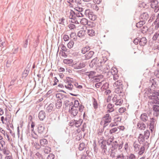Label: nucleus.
I'll list each match as a JSON object with an SVG mask.
<instances>
[{
	"label": "nucleus",
	"mask_w": 159,
	"mask_h": 159,
	"mask_svg": "<svg viewBox=\"0 0 159 159\" xmlns=\"http://www.w3.org/2000/svg\"><path fill=\"white\" fill-rule=\"evenodd\" d=\"M111 120V117L108 114H106L104 116L102 119V120L100 122V124L103 125V127H106L108 125L109 123Z\"/></svg>",
	"instance_id": "f257e3e1"
},
{
	"label": "nucleus",
	"mask_w": 159,
	"mask_h": 159,
	"mask_svg": "<svg viewBox=\"0 0 159 159\" xmlns=\"http://www.w3.org/2000/svg\"><path fill=\"white\" fill-rule=\"evenodd\" d=\"M115 88V92L117 93H121L123 91V85L121 80H118L116 81L114 84Z\"/></svg>",
	"instance_id": "f03ea898"
},
{
	"label": "nucleus",
	"mask_w": 159,
	"mask_h": 159,
	"mask_svg": "<svg viewBox=\"0 0 159 159\" xmlns=\"http://www.w3.org/2000/svg\"><path fill=\"white\" fill-rule=\"evenodd\" d=\"M99 62L98 63V66L101 70L104 71L106 72L109 69V66H107L105 64L106 61H104L103 59H100L99 61Z\"/></svg>",
	"instance_id": "7ed1b4c3"
},
{
	"label": "nucleus",
	"mask_w": 159,
	"mask_h": 159,
	"mask_svg": "<svg viewBox=\"0 0 159 159\" xmlns=\"http://www.w3.org/2000/svg\"><path fill=\"white\" fill-rule=\"evenodd\" d=\"M150 2L151 3V6L152 8H155V11L157 12L159 10V6L158 4V2L157 0H150Z\"/></svg>",
	"instance_id": "20e7f679"
},
{
	"label": "nucleus",
	"mask_w": 159,
	"mask_h": 159,
	"mask_svg": "<svg viewBox=\"0 0 159 159\" xmlns=\"http://www.w3.org/2000/svg\"><path fill=\"white\" fill-rule=\"evenodd\" d=\"M40 145L38 144H36L35 145V148L37 149H39L41 147V146H44L48 143V140L46 139H43L40 140L39 141Z\"/></svg>",
	"instance_id": "39448f33"
},
{
	"label": "nucleus",
	"mask_w": 159,
	"mask_h": 159,
	"mask_svg": "<svg viewBox=\"0 0 159 159\" xmlns=\"http://www.w3.org/2000/svg\"><path fill=\"white\" fill-rule=\"evenodd\" d=\"M147 94V96L148 98L151 99H152V97H155L156 95V93L152 91L151 89H148V90L145 92V96Z\"/></svg>",
	"instance_id": "423d86ee"
},
{
	"label": "nucleus",
	"mask_w": 159,
	"mask_h": 159,
	"mask_svg": "<svg viewBox=\"0 0 159 159\" xmlns=\"http://www.w3.org/2000/svg\"><path fill=\"white\" fill-rule=\"evenodd\" d=\"M87 33L88 35L90 36H93L95 35V33L94 30L91 28H87Z\"/></svg>",
	"instance_id": "0eeeda50"
},
{
	"label": "nucleus",
	"mask_w": 159,
	"mask_h": 159,
	"mask_svg": "<svg viewBox=\"0 0 159 159\" xmlns=\"http://www.w3.org/2000/svg\"><path fill=\"white\" fill-rule=\"evenodd\" d=\"M69 111L71 114V116H76L78 112L77 109L74 107H71Z\"/></svg>",
	"instance_id": "6e6552de"
},
{
	"label": "nucleus",
	"mask_w": 159,
	"mask_h": 159,
	"mask_svg": "<svg viewBox=\"0 0 159 159\" xmlns=\"http://www.w3.org/2000/svg\"><path fill=\"white\" fill-rule=\"evenodd\" d=\"M145 138L142 134H140L139 135L138 140L140 143H142L145 141Z\"/></svg>",
	"instance_id": "1a4fd4ad"
},
{
	"label": "nucleus",
	"mask_w": 159,
	"mask_h": 159,
	"mask_svg": "<svg viewBox=\"0 0 159 159\" xmlns=\"http://www.w3.org/2000/svg\"><path fill=\"white\" fill-rule=\"evenodd\" d=\"M65 86L66 89L70 90H71L73 87V85L71 84L70 82L68 81H66V82Z\"/></svg>",
	"instance_id": "9d476101"
},
{
	"label": "nucleus",
	"mask_w": 159,
	"mask_h": 159,
	"mask_svg": "<svg viewBox=\"0 0 159 159\" xmlns=\"http://www.w3.org/2000/svg\"><path fill=\"white\" fill-rule=\"evenodd\" d=\"M140 18L145 21L148 18V15L146 12L143 13L140 15Z\"/></svg>",
	"instance_id": "9b49d317"
},
{
	"label": "nucleus",
	"mask_w": 159,
	"mask_h": 159,
	"mask_svg": "<svg viewBox=\"0 0 159 159\" xmlns=\"http://www.w3.org/2000/svg\"><path fill=\"white\" fill-rule=\"evenodd\" d=\"M88 17L89 19L93 21L95 20L97 18L96 16L91 12H90L89 13Z\"/></svg>",
	"instance_id": "f8f14e48"
},
{
	"label": "nucleus",
	"mask_w": 159,
	"mask_h": 159,
	"mask_svg": "<svg viewBox=\"0 0 159 159\" xmlns=\"http://www.w3.org/2000/svg\"><path fill=\"white\" fill-rule=\"evenodd\" d=\"M148 118L147 114L145 113L142 114L140 116L141 120L145 122L148 120Z\"/></svg>",
	"instance_id": "ddd939ff"
},
{
	"label": "nucleus",
	"mask_w": 159,
	"mask_h": 159,
	"mask_svg": "<svg viewBox=\"0 0 159 159\" xmlns=\"http://www.w3.org/2000/svg\"><path fill=\"white\" fill-rule=\"evenodd\" d=\"M39 117L41 120H43L45 117V114L43 111H40L39 114Z\"/></svg>",
	"instance_id": "4468645a"
},
{
	"label": "nucleus",
	"mask_w": 159,
	"mask_h": 159,
	"mask_svg": "<svg viewBox=\"0 0 159 159\" xmlns=\"http://www.w3.org/2000/svg\"><path fill=\"white\" fill-rule=\"evenodd\" d=\"M94 52L93 51H90L87 53L85 55V57L86 59H89L91 58L93 56Z\"/></svg>",
	"instance_id": "2eb2a0df"
},
{
	"label": "nucleus",
	"mask_w": 159,
	"mask_h": 159,
	"mask_svg": "<svg viewBox=\"0 0 159 159\" xmlns=\"http://www.w3.org/2000/svg\"><path fill=\"white\" fill-rule=\"evenodd\" d=\"M90 50V47L89 46H87L86 47L82 48L81 50V52L82 53L84 54L88 52Z\"/></svg>",
	"instance_id": "dca6fc26"
},
{
	"label": "nucleus",
	"mask_w": 159,
	"mask_h": 159,
	"mask_svg": "<svg viewBox=\"0 0 159 159\" xmlns=\"http://www.w3.org/2000/svg\"><path fill=\"white\" fill-rule=\"evenodd\" d=\"M138 127L141 130H144L146 127V125L143 123H138L137 124Z\"/></svg>",
	"instance_id": "f3484780"
},
{
	"label": "nucleus",
	"mask_w": 159,
	"mask_h": 159,
	"mask_svg": "<svg viewBox=\"0 0 159 159\" xmlns=\"http://www.w3.org/2000/svg\"><path fill=\"white\" fill-rule=\"evenodd\" d=\"M64 95L62 93H58L56 95V98H58L57 100L61 101L64 97Z\"/></svg>",
	"instance_id": "a211bd4d"
},
{
	"label": "nucleus",
	"mask_w": 159,
	"mask_h": 159,
	"mask_svg": "<svg viewBox=\"0 0 159 159\" xmlns=\"http://www.w3.org/2000/svg\"><path fill=\"white\" fill-rule=\"evenodd\" d=\"M146 43V39L145 37L142 38L139 41V44L143 46Z\"/></svg>",
	"instance_id": "6ab92c4d"
},
{
	"label": "nucleus",
	"mask_w": 159,
	"mask_h": 159,
	"mask_svg": "<svg viewBox=\"0 0 159 159\" xmlns=\"http://www.w3.org/2000/svg\"><path fill=\"white\" fill-rule=\"evenodd\" d=\"M85 30H80L78 33V36L81 38L84 36L85 34Z\"/></svg>",
	"instance_id": "aec40b11"
},
{
	"label": "nucleus",
	"mask_w": 159,
	"mask_h": 159,
	"mask_svg": "<svg viewBox=\"0 0 159 159\" xmlns=\"http://www.w3.org/2000/svg\"><path fill=\"white\" fill-rule=\"evenodd\" d=\"M64 63L66 64H70L73 63V60L72 59H65L63 60Z\"/></svg>",
	"instance_id": "412c9836"
},
{
	"label": "nucleus",
	"mask_w": 159,
	"mask_h": 159,
	"mask_svg": "<svg viewBox=\"0 0 159 159\" xmlns=\"http://www.w3.org/2000/svg\"><path fill=\"white\" fill-rule=\"evenodd\" d=\"M145 24V22L144 21H140L136 24V26L138 28H140Z\"/></svg>",
	"instance_id": "4be33fe9"
},
{
	"label": "nucleus",
	"mask_w": 159,
	"mask_h": 159,
	"mask_svg": "<svg viewBox=\"0 0 159 159\" xmlns=\"http://www.w3.org/2000/svg\"><path fill=\"white\" fill-rule=\"evenodd\" d=\"M2 151H3V153L6 156L11 155V153L10 151L7 148H4Z\"/></svg>",
	"instance_id": "5701e85b"
},
{
	"label": "nucleus",
	"mask_w": 159,
	"mask_h": 159,
	"mask_svg": "<svg viewBox=\"0 0 159 159\" xmlns=\"http://www.w3.org/2000/svg\"><path fill=\"white\" fill-rule=\"evenodd\" d=\"M107 108L108 109V111L110 112H112L114 110L113 106L111 104H109L108 105Z\"/></svg>",
	"instance_id": "b1692460"
},
{
	"label": "nucleus",
	"mask_w": 159,
	"mask_h": 159,
	"mask_svg": "<svg viewBox=\"0 0 159 159\" xmlns=\"http://www.w3.org/2000/svg\"><path fill=\"white\" fill-rule=\"evenodd\" d=\"M53 105L50 104L46 108V110L48 112H50L53 110Z\"/></svg>",
	"instance_id": "393cba45"
},
{
	"label": "nucleus",
	"mask_w": 159,
	"mask_h": 159,
	"mask_svg": "<svg viewBox=\"0 0 159 159\" xmlns=\"http://www.w3.org/2000/svg\"><path fill=\"white\" fill-rule=\"evenodd\" d=\"M62 106V102L59 100H57L56 104V107L57 108H59Z\"/></svg>",
	"instance_id": "a878e982"
},
{
	"label": "nucleus",
	"mask_w": 159,
	"mask_h": 159,
	"mask_svg": "<svg viewBox=\"0 0 159 159\" xmlns=\"http://www.w3.org/2000/svg\"><path fill=\"white\" fill-rule=\"evenodd\" d=\"M80 21L81 24L84 25H85L88 24V20L84 18L82 19Z\"/></svg>",
	"instance_id": "bb28decb"
},
{
	"label": "nucleus",
	"mask_w": 159,
	"mask_h": 159,
	"mask_svg": "<svg viewBox=\"0 0 159 159\" xmlns=\"http://www.w3.org/2000/svg\"><path fill=\"white\" fill-rule=\"evenodd\" d=\"M5 142L3 140L0 141V151H2L3 149V146L5 145Z\"/></svg>",
	"instance_id": "cd10ccee"
},
{
	"label": "nucleus",
	"mask_w": 159,
	"mask_h": 159,
	"mask_svg": "<svg viewBox=\"0 0 159 159\" xmlns=\"http://www.w3.org/2000/svg\"><path fill=\"white\" fill-rule=\"evenodd\" d=\"M44 151L46 153H48L51 151V148L48 146H46L44 149Z\"/></svg>",
	"instance_id": "c85d7f7f"
},
{
	"label": "nucleus",
	"mask_w": 159,
	"mask_h": 159,
	"mask_svg": "<svg viewBox=\"0 0 159 159\" xmlns=\"http://www.w3.org/2000/svg\"><path fill=\"white\" fill-rule=\"evenodd\" d=\"M150 132L148 130H147L144 132V136L146 139H148L150 136Z\"/></svg>",
	"instance_id": "c756f323"
},
{
	"label": "nucleus",
	"mask_w": 159,
	"mask_h": 159,
	"mask_svg": "<svg viewBox=\"0 0 159 159\" xmlns=\"http://www.w3.org/2000/svg\"><path fill=\"white\" fill-rule=\"evenodd\" d=\"M74 44V42L72 41H70L67 44L68 48L71 49L73 48Z\"/></svg>",
	"instance_id": "7c9ffc66"
},
{
	"label": "nucleus",
	"mask_w": 159,
	"mask_h": 159,
	"mask_svg": "<svg viewBox=\"0 0 159 159\" xmlns=\"http://www.w3.org/2000/svg\"><path fill=\"white\" fill-rule=\"evenodd\" d=\"M84 65L83 63H78V66H76L75 65V69H80L81 68L84 67Z\"/></svg>",
	"instance_id": "2f4dec72"
},
{
	"label": "nucleus",
	"mask_w": 159,
	"mask_h": 159,
	"mask_svg": "<svg viewBox=\"0 0 159 159\" xmlns=\"http://www.w3.org/2000/svg\"><path fill=\"white\" fill-rule=\"evenodd\" d=\"M118 128H119L118 127H115L114 128L110 130V134H112L116 132H117L118 131Z\"/></svg>",
	"instance_id": "473e14b6"
},
{
	"label": "nucleus",
	"mask_w": 159,
	"mask_h": 159,
	"mask_svg": "<svg viewBox=\"0 0 159 159\" xmlns=\"http://www.w3.org/2000/svg\"><path fill=\"white\" fill-rule=\"evenodd\" d=\"M123 101L122 99H119L116 100L115 104L116 105H121L123 103Z\"/></svg>",
	"instance_id": "72a5a7b5"
},
{
	"label": "nucleus",
	"mask_w": 159,
	"mask_h": 159,
	"mask_svg": "<svg viewBox=\"0 0 159 159\" xmlns=\"http://www.w3.org/2000/svg\"><path fill=\"white\" fill-rule=\"evenodd\" d=\"M154 24L156 25L155 28H158L159 27V18H157L154 22Z\"/></svg>",
	"instance_id": "f704fd0d"
},
{
	"label": "nucleus",
	"mask_w": 159,
	"mask_h": 159,
	"mask_svg": "<svg viewBox=\"0 0 159 159\" xmlns=\"http://www.w3.org/2000/svg\"><path fill=\"white\" fill-rule=\"evenodd\" d=\"M145 148L144 146H142L140 148V150L139 152V155H142L144 152Z\"/></svg>",
	"instance_id": "c9c22d12"
},
{
	"label": "nucleus",
	"mask_w": 159,
	"mask_h": 159,
	"mask_svg": "<svg viewBox=\"0 0 159 159\" xmlns=\"http://www.w3.org/2000/svg\"><path fill=\"white\" fill-rule=\"evenodd\" d=\"M159 37V32H157L155 33L153 37V39L154 40H156Z\"/></svg>",
	"instance_id": "e433bc0d"
},
{
	"label": "nucleus",
	"mask_w": 159,
	"mask_h": 159,
	"mask_svg": "<svg viewBox=\"0 0 159 159\" xmlns=\"http://www.w3.org/2000/svg\"><path fill=\"white\" fill-rule=\"evenodd\" d=\"M60 47L61 49L64 51H66L67 49L66 47L63 44H61L60 46H59L58 48L59 47Z\"/></svg>",
	"instance_id": "4c0bfd02"
},
{
	"label": "nucleus",
	"mask_w": 159,
	"mask_h": 159,
	"mask_svg": "<svg viewBox=\"0 0 159 159\" xmlns=\"http://www.w3.org/2000/svg\"><path fill=\"white\" fill-rule=\"evenodd\" d=\"M149 129L151 132H153L154 130V128L155 127V124H149Z\"/></svg>",
	"instance_id": "58836bf2"
},
{
	"label": "nucleus",
	"mask_w": 159,
	"mask_h": 159,
	"mask_svg": "<svg viewBox=\"0 0 159 159\" xmlns=\"http://www.w3.org/2000/svg\"><path fill=\"white\" fill-rule=\"evenodd\" d=\"M80 105V103L79 101L78 100H75L74 102V106L75 108L78 107Z\"/></svg>",
	"instance_id": "ea45409f"
},
{
	"label": "nucleus",
	"mask_w": 159,
	"mask_h": 159,
	"mask_svg": "<svg viewBox=\"0 0 159 159\" xmlns=\"http://www.w3.org/2000/svg\"><path fill=\"white\" fill-rule=\"evenodd\" d=\"M70 14L69 16V18L70 19L74 18L75 16V14L74 12L72 11H70Z\"/></svg>",
	"instance_id": "a19ab883"
},
{
	"label": "nucleus",
	"mask_w": 159,
	"mask_h": 159,
	"mask_svg": "<svg viewBox=\"0 0 159 159\" xmlns=\"http://www.w3.org/2000/svg\"><path fill=\"white\" fill-rule=\"evenodd\" d=\"M70 38L73 39H75L76 37V35L75 33L72 32L70 35Z\"/></svg>",
	"instance_id": "79ce46f5"
},
{
	"label": "nucleus",
	"mask_w": 159,
	"mask_h": 159,
	"mask_svg": "<svg viewBox=\"0 0 159 159\" xmlns=\"http://www.w3.org/2000/svg\"><path fill=\"white\" fill-rule=\"evenodd\" d=\"M114 139V138L113 137H112V138H110L108 139L107 141V144L108 145H109L113 141Z\"/></svg>",
	"instance_id": "37998d69"
},
{
	"label": "nucleus",
	"mask_w": 159,
	"mask_h": 159,
	"mask_svg": "<svg viewBox=\"0 0 159 159\" xmlns=\"http://www.w3.org/2000/svg\"><path fill=\"white\" fill-rule=\"evenodd\" d=\"M153 110L156 112L159 111V106L158 105H154L153 107Z\"/></svg>",
	"instance_id": "c03bdc74"
},
{
	"label": "nucleus",
	"mask_w": 159,
	"mask_h": 159,
	"mask_svg": "<svg viewBox=\"0 0 159 159\" xmlns=\"http://www.w3.org/2000/svg\"><path fill=\"white\" fill-rule=\"evenodd\" d=\"M134 146L135 150L137 151L139 148V145L138 144L134 143Z\"/></svg>",
	"instance_id": "a18cd8bd"
},
{
	"label": "nucleus",
	"mask_w": 159,
	"mask_h": 159,
	"mask_svg": "<svg viewBox=\"0 0 159 159\" xmlns=\"http://www.w3.org/2000/svg\"><path fill=\"white\" fill-rule=\"evenodd\" d=\"M111 74L113 75L116 74V69L115 67H112L111 69Z\"/></svg>",
	"instance_id": "49530a36"
},
{
	"label": "nucleus",
	"mask_w": 159,
	"mask_h": 159,
	"mask_svg": "<svg viewBox=\"0 0 159 159\" xmlns=\"http://www.w3.org/2000/svg\"><path fill=\"white\" fill-rule=\"evenodd\" d=\"M54 155L52 153H50L48 156L47 159H54Z\"/></svg>",
	"instance_id": "de8ad7c7"
},
{
	"label": "nucleus",
	"mask_w": 159,
	"mask_h": 159,
	"mask_svg": "<svg viewBox=\"0 0 159 159\" xmlns=\"http://www.w3.org/2000/svg\"><path fill=\"white\" fill-rule=\"evenodd\" d=\"M126 110V108L125 107H121L119 109V111L120 113H124Z\"/></svg>",
	"instance_id": "09e8293b"
},
{
	"label": "nucleus",
	"mask_w": 159,
	"mask_h": 159,
	"mask_svg": "<svg viewBox=\"0 0 159 159\" xmlns=\"http://www.w3.org/2000/svg\"><path fill=\"white\" fill-rule=\"evenodd\" d=\"M63 39L64 41H66L69 40V36L67 35H64L63 36Z\"/></svg>",
	"instance_id": "8fccbe9b"
},
{
	"label": "nucleus",
	"mask_w": 159,
	"mask_h": 159,
	"mask_svg": "<svg viewBox=\"0 0 159 159\" xmlns=\"http://www.w3.org/2000/svg\"><path fill=\"white\" fill-rule=\"evenodd\" d=\"M91 7L93 9H94L96 11H98L99 9V8L98 6L95 4H93L92 5Z\"/></svg>",
	"instance_id": "3c124183"
},
{
	"label": "nucleus",
	"mask_w": 159,
	"mask_h": 159,
	"mask_svg": "<svg viewBox=\"0 0 159 159\" xmlns=\"http://www.w3.org/2000/svg\"><path fill=\"white\" fill-rule=\"evenodd\" d=\"M95 72L91 71L90 72L89 75V78H91L93 77V76L95 75Z\"/></svg>",
	"instance_id": "603ef678"
},
{
	"label": "nucleus",
	"mask_w": 159,
	"mask_h": 159,
	"mask_svg": "<svg viewBox=\"0 0 159 159\" xmlns=\"http://www.w3.org/2000/svg\"><path fill=\"white\" fill-rule=\"evenodd\" d=\"M87 24L88 26L90 27L89 28H92L95 27V24L93 22H90Z\"/></svg>",
	"instance_id": "864d4df0"
},
{
	"label": "nucleus",
	"mask_w": 159,
	"mask_h": 159,
	"mask_svg": "<svg viewBox=\"0 0 159 159\" xmlns=\"http://www.w3.org/2000/svg\"><path fill=\"white\" fill-rule=\"evenodd\" d=\"M69 27L70 29H73L75 28V25L73 24H70Z\"/></svg>",
	"instance_id": "5fc2aeb1"
},
{
	"label": "nucleus",
	"mask_w": 159,
	"mask_h": 159,
	"mask_svg": "<svg viewBox=\"0 0 159 159\" xmlns=\"http://www.w3.org/2000/svg\"><path fill=\"white\" fill-rule=\"evenodd\" d=\"M150 120V124H155V122L156 121L155 119L154 118H151Z\"/></svg>",
	"instance_id": "6e6d98bb"
},
{
	"label": "nucleus",
	"mask_w": 159,
	"mask_h": 159,
	"mask_svg": "<svg viewBox=\"0 0 159 159\" xmlns=\"http://www.w3.org/2000/svg\"><path fill=\"white\" fill-rule=\"evenodd\" d=\"M81 125V122L79 121H77L75 122V125L77 127H79Z\"/></svg>",
	"instance_id": "4d7b16f0"
},
{
	"label": "nucleus",
	"mask_w": 159,
	"mask_h": 159,
	"mask_svg": "<svg viewBox=\"0 0 159 159\" xmlns=\"http://www.w3.org/2000/svg\"><path fill=\"white\" fill-rule=\"evenodd\" d=\"M84 106L83 105H80L79 106V111L80 112H82L84 109Z\"/></svg>",
	"instance_id": "13d9d810"
},
{
	"label": "nucleus",
	"mask_w": 159,
	"mask_h": 159,
	"mask_svg": "<svg viewBox=\"0 0 159 159\" xmlns=\"http://www.w3.org/2000/svg\"><path fill=\"white\" fill-rule=\"evenodd\" d=\"M102 83L101 82L95 84V86L97 88H99L102 85Z\"/></svg>",
	"instance_id": "bf43d9fd"
},
{
	"label": "nucleus",
	"mask_w": 159,
	"mask_h": 159,
	"mask_svg": "<svg viewBox=\"0 0 159 159\" xmlns=\"http://www.w3.org/2000/svg\"><path fill=\"white\" fill-rule=\"evenodd\" d=\"M102 1V0H93L94 3L95 4H99Z\"/></svg>",
	"instance_id": "052dcab7"
},
{
	"label": "nucleus",
	"mask_w": 159,
	"mask_h": 159,
	"mask_svg": "<svg viewBox=\"0 0 159 159\" xmlns=\"http://www.w3.org/2000/svg\"><path fill=\"white\" fill-rule=\"evenodd\" d=\"M0 131L3 134L4 136H5L6 132L2 128H0Z\"/></svg>",
	"instance_id": "680f3d73"
},
{
	"label": "nucleus",
	"mask_w": 159,
	"mask_h": 159,
	"mask_svg": "<svg viewBox=\"0 0 159 159\" xmlns=\"http://www.w3.org/2000/svg\"><path fill=\"white\" fill-rule=\"evenodd\" d=\"M129 159H135V156L133 154H131L129 157Z\"/></svg>",
	"instance_id": "e2e57ef3"
},
{
	"label": "nucleus",
	"mask_w": 159,
	"mask_h": 159,
	"mask_svg": "<svg viewBox=\"0 0 159 159\" xmlns=\"http://www.w3.org/2000/svg\"><path fill=\"white\" fill-rule=\"evenodd\" d=\"M108 85L109 84L107 83H106L103 85L102 87H104V88L106 89L107 88H108Z\"/></svg>",
	"instance_id": "0e129e2a"
},
{
	"label": "nucleus",
	"mask_w": 159,
	"mask_h": 159,
	"mask_svg": "<svg viewBox=\"0 0 159 159\" xmlns=\"http://www.w3.org/2000/svg\"><path fill=\"white\" fill-rule=\"evenodd\" d=\"M116 159H124V157L122 154L120 155L117 157Z\"/></svg>",
	"instance_id": "69168bd1"
},
{
	"label": "nucleus",
	"mask_w": 159,
	"mask_h": 159,
	"mask_svg": "<svg viewBox=\"0 0 159 159\" xmlns=\"http://www.w3.org/2000/svg\"><path fill=\"white\" fill-rule=\"evenodd\" d=\"M38 129L39 131V132L41 133L43 132V131L44 130L43 128H42L41 126H39L38 128Z\"/></svg>",
	"instance_id": "338daca9"
},
{
	"label": "nucleus",
	"mask_w": 159,
	"mask_h": 159,
	"mask_svg": "<svg viewBox=\"0 0 159 159\" xmlns=\"http://www.w3.org/2000/svg\"><path fill=\"white\" fill-rule=\"evenodd\" d=\"M6 159H13L12 155L7 156L5 157Z\"/></svg>",
	"instance_id": "774afa93"
}]
</instances>
